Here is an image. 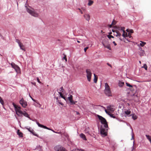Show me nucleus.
I'll return each mask as SVG.
<instances>
[{"label":"nucleus","instance_id":"nucleus-48","mask_svg":"<svg viewBox=\"0 0 151 151\" xmlns=\"http://www.w3.org/2000/svg\"><path fill=\"white\" fill-rule=\"evenodd\" d=\"M107 65L109 66H110V67H111V68H112V66H111V65L109 63H107Z\"/></svg>","mask_w":151,"mask_h":151},{"label":"nucleus","instance_id":"nucleus-50","mask_svg":"<svg viewBox=\"0 0 151 151\" xmlns=\"http://www.w3.org/2000/svg\"><path fill=\"white\" fill-rule=\"evenodd\" d=\"M78 9L80 11V12L82 14H83V12H82V11L80 9Z\"/></svg>","mask_w":151,"mask_h":151},{"label":"nucleus","instance_id":"nucleus-8","mask_svg":"<svg viewBox=\"0 0 151 151\" xmlns=\"http://www.w3.org/2000/svg\"><path fill=\"white\" fill-rule=\"evenodd\" d=\"M55 150L57 151H67L65 148L60 145H57L54 148Z\"/></svg>","mask_w":151,"mask_h":151},{"label":"nucleus","instance_id":"nucleus-1","mask_svg":"<svg viewBox=\"0 0 151 151\" xmlns=\"http://www.w3.org/2000/svg\"><path fill=\"white\" fill-rule=\"evenodd\" d=\"M104 93L107 96H112L111 92L109 86L107 83H105V89Z\"/></svg>","mask_w":151,"mask_h":151},{"label":"nucleus","instance_id":"nucleus-2","mask_svg":"<svg viewBox=\"0 0 151 151\" xmlns=\"http://www.w3.org/2000/svg\"><path fill=\"white\" fill-rule=\"evenodd\" d=\"M102 43L105 48L111 50L110 44L107 38H104L102 41Z\"/></svg>","mask_w":151,"mask_h":151},{"label":"nucleus","instance_id":"nucleus-4","mask_svg":"<svg viewBox=\"0 0 151 151\" xmlns=\"http://www.w3.org/2000/svg\"><path fill=\"white\" fill-rule=\"evenodd\" d=\"M97 117L100 120L101 123L104 125V127H108L107 122L106 119L103 117L99 115H97Z\"/></svg>","mask_w":151,"mask_h":151},{"label":"nucleus","instance_id":"nucleus-39","mask_svg":"<svg viewBox=\"0 0 151 151\" xmlns=\"http://www.w3.org/2000/svg\"><path fill=\"white\" fill-rule=\"evenodd\" d=\"M11 65L12 66V67L14 69L15 68V66H17V65H15L14 63H12L11 64Z\"/></svg>","mask_w":151,"mask_h":151},{"label":"nucleus","instance_id":"nucleus-42","mask_svg":"<svg viewBox=\"0 0 151 151\" xmlns=\"http://www.w3.org/2000/svg\"><path fill=\"white\" fill-rule=\"evenodd\" d=\"M63 59L65 60L66 62L67 61L66 55H64V56L63 58Z\"/></svg>","mask_w":151,"mask_h":151},{"label":"nucleus","instance_id":"nucleus-25","mask_svg":"<svg viewBox=\"0 0 151 151\" xmlns=\"http://www.w3.org/2000/svg\"><path fill=\"white\" fill-rule=\"evenodd\" d=\"M124 113L125 114H126L127 115H128L130 114L131 113V111H130L129 110H127L124 111Z\"/></svg>","mask_w":151,"mask_h":151},{"label":"nucleus","instance_id":"nucleus-46","mask_svg":"<svg viewBox=\"0 0 151 151\" xmlns=\"http://www.w3.org/2000/svg\"><path fill=\"white\" fill-rule=\"evenodd\" d=\"M37 82L39 83H41V82L40 81L39 79L38 78H37Z\"/></svg>","mask_w":151,"mask_h":151},{"label":"nucleus","instance_id":"nucleus-19","mask_svg":"<svg viewBox=\"0 0 151 151\" xmlns=\"http://www.w3.org/2000/svg\"><path fill=\"white\" fill-rule=\"evenodd\" d=\"M94 78L93 79L94 82L96 83L97 81V79H98V77L95 74H94Z\"/></svg>","mask_w":151,"mask_h":151},{"label":"nucleus","instance_id":"nucleus-49","mask_svg":"<svg viewBox=\"0 0 151 151\" xmlns=\"http://www.w3.org/2000/svg\"><path fill=\"white\" fill-rule=\"evenodd\" d=\"M113 43L114 44L115 46H116L117 45V44L116 43L115 41H113Z\"/></svg>","mask_w":151,"mask_h":151},{"label":"nucleus","instance_id":"nucleus-33","mask_svg":"<svg viewBox=\"0 0 151 151\" xmlns=\"http://www.w3.org/2000/svg\"><path fill=\"white\" fill-rule=\"evenodd\" d=\"M109 115H110V116L112 117V118H116V117L114 115V114H109Z\"/></svg>","mask_w":151,"mask_h":151},{"label":"nucleus","instance_id":"nucleus-58","mask_svg":"<svg viewBox=\"0 0 151 151\" xmlns=\"http://www.w3.org/2000/svg\"><path fill=\"white\" fill-rule=\"evenodd\" d=\"M139 63H141V61H139Z\"/></svg>","mask_w":151,"mask_h":151},{"label":"nucleus","instance_id":"nucleus-44","mask_svg":"<svg viewBox=\"0 0 151 151\" xmlns=\"http://www.w3.org/2000/svg\"><path fill=\"white\" fill-rule=\"evenodd\" d=\"M37 104H38V105L37 106L39 107V108H40L41 107V105L39 103H37Z\"/></svg>","mask_w":151,"mask_h":151},{"label":"nucleus","instance_id":"nucleus-7","mask_svg":"<svg viewBox=\"0 0 151 151\" xmlns=\"http://www.w3.org/2000/svg\"><path fill=\"white\" fill-rule=\"evenodd\" d=\"M86 72L87 73V78L88 80L89 81H90L92 76L91 72L89 69H86Z\"/></svg>","mask_w":151,"mask_h":151},{"label":"nucleus","instance_id":"nucleus-54","mask_svg":"<svg viewBox=\"0 0 151 151\" xmlns=\"http://www.w3.org/2000/svg\"><path fill=\"white\" fill-rule=\"evenodd\" d=\"M59 104H60L61 105H63V103H61V102H59Z\"/></svg>","mask_w":151,"mask_h":151},{"label":"nucleus","instance_id":"nucleus-12","mask_svg":"<svg viewBox=\"0 0 151 151\" xmlns=\"http://www.w3.org/2000/svg\"><path fill=\"white\" fill-rule=\"evenodd\" d=\"M84 17L86 20L89 21L90 20V15L88 14H85L84 15Z\"/></svg>","mask_w":151,"mask_h":151},{"label":"nucleus","instance_id":"nucleus-27","mask_svg":"<svg viewBox=\"0 0 151 151\" xmlns=\"http://www.w3.org/2000/svg\"><path fill=\"white\" fill-rule=\"evenodd\" d=\"M116 35H115V36L116 37H120L121 36V33L118 31H116Z\"/></svg>","mask_w":151,"mask_h":151},{"label":"nucleus","instance_id":"nucleus-62","mask_svg":"<svg viewBox=\"0 0 151 151\" xmlns=\"http://www.w3.org/2000/svg\"><path fill=\"white\" fill-rule=\"evenodd\" d=\"M39 151H42V150H40Z\"/></svg>","mask_w":151,"mask_h":151},{"label":"nucleus","instance_id":"nucleus-31","mask_svg":"<svg viewBox=\"0 0 151 151\" xmlns=\"http://www.w3.org/2000/svg\"><path fill=\"white\" fill-rule=\"evenodd\" d=\"M0 102L2 105H3L4 104V101L2 98L0 96Z\"/></svg>","mask_w":151,"mask_h":151},{"label":"nucleus","instance_id":"nucleus-37","mask_svg":"<svg viewBox=\"0 0 151 151\" xmlns=\"http://www.w3.org/2000/svg\"><path fill=\"white\" fill-rule=\"evenodd\" d=\"M72 151H84L83 150H79V149H74V150H73Z\"/></svg>","mask_w":151,"mask_h":151},{"label":"nucleus","instance_id":"nucleus-60","mask_svg":"<svg viewBox=\"0 0 151 151\" xmlns=\"http://www.w3.org/2000/svg\"><path fill=\"white\" fill-rule=\"evenodd\" d=\"M116 35V34H114V35Z\"/></svg>","mask_w":151,"mask_h":151},{"label":"nucleus","instance_id":"nucleus-41","mask_svg":"<svg viewBox=\"0 0 151 151\" xmlns=\"http://www.w3.org/2000/svg\"><path fill=\"white\" fill-rule=\"evenodd\" d=\"M101 106L103 107V106ZM104 108L105 109V112H106L107 114H108L109 115V114H110V112H108V111H107V110H106V109H105V107H104Z\"/></svg>","mask_w":151,"mask_h":151},{"label":"nucleus","instance_id":"nucleus-35","mask_svg":"<svg viewBox=\"0 0 151 151\" xmlns=\"http://www.w3.org/2000/svg\"><path fill=\"white\" fill-rule=\"evenodd\" d=\"M124 29H125V28L124 27H119L118 29L121 30L123 32V31H125L124 30Z\"/></svg>","mask_w":151,"mask_h":151},{"label":"nucleus","instance_id":"nucleus-20","mask_svg":"<svg viewBox=\"0 0 151 151\" xmlns=\"http://www.w3.org/2000/svg\"><path fill=\"white\" fill-rule=\"evenodd\" d=\"M80 137L84 140H86V137L85 135L83 133H81L80 134Z\"/></svg>","mask_w":151,"mask_h":151},{"label":"nucleus","instance_id":"nucleus-22","mask_svg":"<svg viewBox=\"0 0 151 151\" xmlns=\"http://www.w3.org/2000/svg\"><path fill=\"white\" fill-rule=\"evenodd\" d=\"M124 84V82H122L120 81H119L118 83V85L120 87H122Z\"/></svg>","mask_w":151,"mask_h":151},{"label":"nucleus","instance_id":"nucleus-15","mask_svg":"<svg viewBox=\"0 0 151 151\" xmlns=\"http://www.w3.org/2000/svg\"><path fill=\"white\" fill-rule=\"evenodd\" d=\"M20 49L22 50L25 51V50L24 47V46L22 43L19 45Z\"/></svg>","mask_w":151,"mask_h":151},{"label":"nucleus","instance_id":"nucleus-23","mask_svg":"<svg viewBox=\"0 0 151 151\" xmlns=\"http://www.w3.org/2000/svg\"><path fill=\"white\" fill-rule=\"evenodd\" d=\"M139 52L140 53L139 55L141 56H143L144 55L145 52L144 50L141 49Z\"/></svg>","mask_w":151,"mask_h":151},{"label":"nucleus","instance_id":"nucleus-43","mask_svg":"<svg viewBox=\"0 0 151 151\" xmlns=\"http://www.w3.org/2000/svg\"><path fill=\"white\" fill-rule=\"evenodd\" d=\"M59 90L60 91H61L62 92H63V87H61L60 88Z\"/></svg>","mask_w":151,"mask_h":151},{"label":"nucleus","instance_id":"nucleus-32","mask_svg":"<svg viewBox=\"0 0 151 151\" xmlns=\"http://www.w3.org/2000/svg\"><path fill=\"white\" fill-rule=\"evenodd\" d=\"M132 118L134 120H135L137 119V116L136 115L134 114L132 116Z\"/></svg>","mask_w":151,"mask_h":151},{"label":"nucleus","instance_id":"nucleus-36","mask_svg":"<svg viewBox=\"0 0 151 151\" xmlns=\"http://www.w3.org/2000/svg\"><path fill=\"white\" fill-rule=\"evenodd\" d=\"M126 86L128 87H132V85H130V84H129V83H127L126 82Z\"/></svg>","mask_w":151,"mask_h":151},{"label":"nucleus","instance_id":"nucleus-13","mask_svg":"<svg viewBox=\"0 0 151 151\" xmlns=\"http://www.w3.org/2000/svg\"><path fill=\"white\" fill-rule=\"evenodd\" d=\"M17 134L20 137H23V134L22 132H20V130L18 129L17 131Z\"/></svg>","mask_w":151,"mask_h":151},{"label":"nucleus","instance_id":"nucleus-52","mask_svg":"<svg viewBox=\"0 0 151 151\" xmlns=\"http://www.w3.org/2000/svg\"><path fill=\"white\" fill-rule=\"evenodd\" d=\"M30 97L32 98V100H33L34 101H35V100L34 99H33L30 96Z\"/></svg>","mask_w":151,"mask_h":151},{"label":"nucleus","instance_id":"nucleus-17","mask_svg":"<svg viewBox=\"0 0 151 151\" xmlns=\"http://www.w3.org/2000/svg\"><path fill=\"white\" fill-rule=\"evenodd\" d=\"M28 130L31 133H32L34 135L36 136V134H35V132L33 130L31 129L30 128H27Z\"/></svg>","mask_w":151,"mask_h":151},{"label":"nucleus","instance_id":"nucleus-57","mask_svg":"<svg viewBox=\"0 0 151 151\" xmlns=\"http://www.w3.org/2000/svg\"><path fill=\"white\" fill-rule=\"evenodd\" d=\"M112 31L113 32H115V31L114 30H112Z\"/></svg>","mask_w":151,"mask_h":151},{"label":"nucleus","instance_id":"nucleus-6","mask_svg":"<svg viewBox=\"0 0 151 151\" xmlns=\"http://www.w3.org/2000/svg\"><path fill=\"white\" fill-rule=\"evenodd\" d=\"M27 11L32 16L36 17H38V14L33 10L27 8Z\"/></svg>","mask_w":151,"mask_h":151},{"label":"nucleus","instance_id":"nucleus-55","mask_svg":"<svg viewBox=\"0 0 151 151\" xmlns=\"http://www.w3.org/2000/svg\"><path fill=\"white\" fill-rule=\"evenodd\" d=\"M77 42H78V43H80V42L79 41H78V40H77Z\"/></svg>","mask_w":151,"mask_h":151},{"label":"nucleus","instance_id":"nucleus-45","mask_svg":"<svg viewBox=\"0 0 151 151\" xmlns=\"http://www.w3.org/2000/svg\"><path fill=\"white\" fill-rule=\"evenodd\" d=\"M88 47H86L84 48V50L85 52H86L87 50L88 49Z\"/></svg>","mask_w":151,"mask_h":151},{"label":"nucleus","instance_id":"nucleus-29","mask_svg":"<svg viewBox=\"0 0 151 151\" xmlns=\"http://www.w3.org/2000/svg\"><path fill=\"white\" fill-rule=\"evenodd\" d=\"M126 31L128 32H130L131 33H133L134 32V31L132 29H127Z\"/></svg>","mask_w":151,"mask_h":151},{"label":"nucleus","instance_id":"nucleus-30","mask_svg":"<svg viewBox=\"0 0 151 151\" xmlns=\"http://www.w3.org/2000/svg\"><path fill=\"white\" fill-rule=\"evenodd\" d=\"M116 22L114 20L112 23L110 25L109 27H112V25H114L116 24Z\"/></svg>","mask_w":151,"mask_h":151},{"label":"nucleus","instance_id":"nucleus-40","mask_svg":"<svg viewBox=\"0 0 151 151\" xmlns=\"http://www.w3.org/2000/svg\"><path fill=\"white\" fill-rule=\"evenodd\" d=\"M107 37L109 38L110 39L111 38H113L114 37L111 35H109L107 36Z\"/></svg>","mask_w":151,"mask_h":151},{"label":"nucleus","instance_id":"nucleus-3","mask_svg":"<svg viewBox=\"0 0 151 151\" xmlns=\"http://www.w3.org/2000/svg\"><path fill=\"white\" fill-rule=\"evenodd\" d=\"M13 105L16 114L19 116H21V114L23 113V112L21 110V108L19 106H18L16 105L14 103H13Z\"/></svg>","mask_w":151,"mask_h":151},{"label":"nucleus","instance_id":"nucleus-16","mask_svg":"<svg viewBox=\"0 0 151 151\" xmlns=\"http://www.w3.org/2000/svg\"><path fill=\"white\" fill-rule=\"evenodd\" d=\"M107 109L108 110L111 112H113L114 110V109L113 107H112L111 106H108Z\"/></svg>","mask_w":151,"mask_h":151},{"label":"nucleus","instance_id":"nucleus-9","mask_svg":"<svg viewBox=\"0 0 151 151\" xmlns=\"http://www.w3.org/2000/svg\"><path fill=\"white\" fill-rule=\"evenodd\" d=\"M19 103L24 108H25L27 105V102L23 98L20 100Z\"/></svg>","mask_w":151,"mask_h":151},{"label":"nucleus","instance_id":"nucleus-24","mask_svg":"<svg viewBox=\"0 0 151 151\" xmlns=\"http://www.w3.org/2000/svg\"><path fill=\"white\" fill-rule=\"evenodd\" d=\"M122 36L124 37H127V34L126 32H125V31H123Z\"/></svg>","mask_w":151,"mask_h":151},{"label":"nucleus","instance_id":"nucleus-56","mask_svg":"<svg viewBox=\"0 0 151 151\" xmlns=\"http://www.w3.org/2000/svg\"><path fill=\"white\" fill-rule=\"evenodd\" d=\"M119 39L121 40V41H122V40L120 38H119Z\"/></svg>","mask_w":151,"mask_h":151},{"label":"nucleus","instance_id":"nucleus-14","mask_svg":"<svg viewBox=\"0 0 151 151\" xmlns=\"http://www.w3.org/2000/svg\"><path fill=\"white\" fill-rule=\"evenodd\" d=\"M22 114H23L24 116L26 117H27L29 118H30L29 115H28V113L25 111H24L23 112V113L22 114H21V116H22Z\"/></svg>","mask_w":151,"mask_h":151},{"label":"nucleus","instance_id":"nucleus-59","mask_svg":"<svg viewBox=\"0 0 151 151\" xmlns=\"http://www.w3.org/2000/svg\"><path fill=\"white\" fill-rule=\"evenodd\" d=\"M101 33H102L103 32V31L102 30L101 31Z\"/></svg>","mask_w":151,"mask_h":151},{"label":"nucleus","instance_id":"nucleus-28","mask_svg":"<svg viewBox=\"0 0 151 151\" xmlns=\"http://www.w3.org/2000/svg\"><path fill=\"white\" fill-rule=\"evenodd\" d=\"M93 1L89 0L88 3V5L89 6H91L93 4Z\"/></svg>","mask_w":151,"mask_h":151},{"label":"nucleus","instance_id":"nucleus-18","mask_svg":"<svg viewBox=\"0 0 151 151\" xmlns=\"http://www.w3.org/2000/svg\"><path fill=\"white\" fill-rule=\"evenodd\" d=\"M140 43L139 44H138V46H140L141 47H143L144 46V45L146 44V42L141 41Z\"/></svg>","mask_w":151,"mask_h":151},{"label":"nucleus","instance_id":"nucleus-11","mask_svg":"<svg viewBox=\"0 0 151 151\" xmlns=\"http://www.w3.org/2000/svg\"><path fill=\"white\" fill-rule=\"evenodd\" d=\"M37 124L38 125V126L40 127L43 128L45 129H47L48 130H50V129L47 127H46V126H44L43 125L41 124H40L39 122H37Z\"/></svg>","mask_w":151,"mask_h":151},{"label":"nucleus","instance_id":"nucleus-47","mask_svg":"<svg viewBox=\"0 0 151 151\" xmlns=\"http://www.w3.org/2000/svg\"><path fill=\"white\" fill-rule=\"evenodd\" d=\"M135 147H134V145L132 147V151H133L134 150H135Z\"/></svg>","mask_w":151,"mask_h":151},{"label":"nucleus","instance_id":"nucleus-34","mask_svg":"<svg viewBox=\"0 0 151 151\" xmlns=\"http://www.w3.org/2000/svg\"><path fill=\"white\" fill-rule=\"evenodd\" d=\"M142 68H144L145 70H147V67L146 64H145L143 65V66L142 67Z\"/></svg>","mask_w":151,"mask_h":151},{"label":"nucleus","instance_id":"nucleus-51","mask_svg":"<svg viewBox=\"0 0 151 151\" xmlns=\"http://www.w3.org/2000/svg\"><path fill=\"white\" fill-rule=\"evenodd\" d=\"M128 36L130 38L131 37V35L129 33H128Z\"/></svg>","mask_w":151,"mask_h":151},{"label":"nucleus","instance_id":"nucleus-61","mask_svg":"<svg viewBox=\"0 0 151 151\" xmlns=\"http://www.w3.org/2000/svg\"><path fill=\"white\" fill-rule=\"evenodd\" d=\"M133 136H132V138H133Z\"/></svg>","mask_w":151,"mask_h":151},{"label":"nucleus","instance_id":"nucleus-21","mask_svg":"<svg viewBox=\"0 0 151 151\" xmlns=\"http://www.w3.org/2000/svg\"><path fill=\"white\" fill-rule=\"evenodd\" d=\"M14 69L17 73H19L20 72V68L17 65V66H15Z\"/></svg>","mask_w":151,"mask_h":151},{"label":"nucleus","instance_id":"nucleus-38","mask_svg":"<svg viewBox=\"0 0 151 151\" xmlns=\"http://www.w3.org/2000/svg\"><path fill=\"white\" fill-rule=\"evenodd\" d=\"M16 41L17 42L19 45L20 44L22 43L21 42H20V41L17 39H16Z\"/></svg>","mask_w":151,"mask_h":151},{"label":"nucleus","instance_id":"nucleus-26","mask_svg":"<svg viewBox=\"0 0 151 151\" xmlns=\"http://www.w3.org/2000/svg\"><path fill=\"white\" fill-rule=\"evenodd\" d=\"M60 94V96L61 97L63 98V99H64L65 100V101H66V99H65V97L63 96V95L61 92H58Z\"/></svg>","mask_w":151,"mask_h":151},{"label":"nucleus","instance_id":"nucleus-5","mask_svg":"<svg viewBox=\"0 0 151 151\" xmlns=\"http://www.w3.org/2000/svg\"><path fill=\"white\" fill-rule=\"evenodd\" d=\"M108 127H101V134L103 136L105 137L107 136Z\"/></svg>","mask_w":151,"mask_h":151},{"label":"nucleus","instance_id":"nucleus-53","mask_svg":"<svg viewBox=\"0 0 151 151\" xmlns=\"http://www.w3.org/2000/svg\"><path fill=\"white\" fill-rule=\"evenodd\" d=\"M76 112L77 114L78 115L79 114V113L78 111H76Z\"/></svg>","mask_w":151,"mask_h":151},{"label":"nucleus","instance_id":"nucleus-10","mask_svg":"<svg viewBox=\"0 0 151 151\" xmlns=\"http://www.w3.org/2000/svg\"><path fill=\"white\" fill-rule=\"evenodd\" d=\"M68 99L71 104H75L77 102V101H74L73 100V96L72 95H70V96L68 98Z\"/></svg>","mask_w":151,"mask_h":151}]
</instances>
